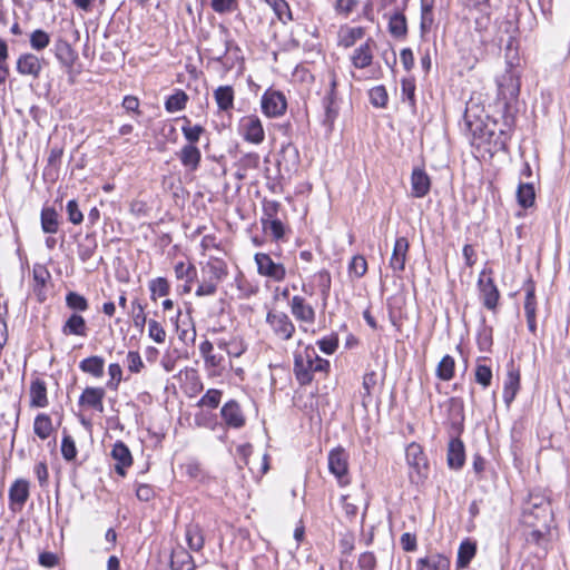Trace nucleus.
I'll list each match as a JSON object with an SVG mask.
<instances>
[{"mask_svg":"<svg viewBox=\"0 0 570 570\" xmlns=\"http://www.w3.org/2000/svg\"><path fill=\"white\" fill-rule=\"evenodd\" d=\"M266 322L273 333L283 341L291 340L295 333V325L284 312L269 311L266 315Z\"/></svg>","mask_w":570,"mask_h":570,"instance_id":"nucleus-8","label":"nucleus"},{"mask_svg":"<svg viewBox=\"0 0 570 570\" xmlns=\"http://www.w3.org/2000/svg\"><path fill=\"white\" fill-rule=\"evenodd\" d=\"M239 131L243 138L254 145H259L265 139V131L257 115H247L239 120Z\"/></svg>","mask_w":570,"mask_h":570,"instance_id":"nucleus-11","label":"nucleus"},{"mask_svg":"<svg viewBox=\"0 0 570 570\" xmlns=\"http://www.w3.org/2000/svg\"><path fill=\"white\" fill-rule=\"evenodd\" d=\"M497 106L503 118L510 117L511 107L517 102L520 94L519 76L513 70L508 69L497 78Z\"/></svg>","mask_w":570,"mask_h":570,"instance_id":"nucleus-3","label":"nucleus"},{"mask_svg":"<svg viewBox=\"0 0 570 570\" xmlns=\"http://www.w3.org/2000/svg\"><path fill=\"white\" fill-rule=\"evenodd\" d=\"M269 6L273 8L275 14L283 23H286L293 19L289 6L285 0H273Z\"/></svg>","mask_w":570,"mask_h":570,"instance_id":"nucleus-55","label":"nucleus"},{"mask_svg":"<svg viewBox=\"0 0 570 570\" xmlns=\"http://www.w3.org/2000/svg\"><path fill=\"white\" fill-rule=\"evenodd\" d=\"M254 261L257 265V273L274 282H282L286 277V268L283 264L276 263L266 253H256Z\"/></svg>","mask_w":570,"mask_h":570,"instance_id":"nucleus-7","label":"nucleus"},{"mask_svg":"<svg viewBox=\"0 0 570 570\" xmlns=\"http://www.w3.org/2000/svg\"><path fill=\"white\" fill-rule=\"evenodd\" d=\"M181 165L189 171H196L199 167L202 153L196 145L186 144L178 153Z\"/></svg>","mask_w":570,"mask_h":570,"instance_id":"nucleus-26","label":"nucleus"},{"mask_svg":"<svg viewBox=\"0 0 570 570\" xmlns=\"http://www.w3.org/2000/svg\"><path fill=\"white\" fill-rule=\"evenodd\" d=\"M316 278H317L318 287L321 289V295H322L323 299L326 301L330 295V289H331V283H332L331 274L328 271L322 269L316 274Z\"/></svg>","mask_w":570,"mask_h":570,"instance_id":"nucleus-59","label":"nucleus"},{"mask_svg":"<svg viewBox=\"0 0 570 570\" xmlns=\"http://www.w3.org/2000/svg\"><path fill=\"white\" fill-rule=\"evenodd\" d=\"M131 317L134 326L139 331H142L147 323V316L145 314L144 305L138 299L131 302Z\"/></svg>","mask_w":570,"mask_h":570,"instance_id":"nucleus-52","label":"nucleus"},{"mask_svg":"<svg viewBox=\"0 0 570 570\" xmlns=\"http://www.w3.org/2000/svg\"><path fill=\"white\" fill-rule=\"evenodd\" d=\"M170 568L171 570H194L195 563L187 550L178 548L171 553Z\"/></svg>","mask_w":570,"mask_h":570,"instance_id":"nucleus-35","label":"nucleus"},{"mask_svg":"<svg viewBox=\"0 0 570 570\" xmlns=\"http://www.w3.org/2000/svg\"><path fill=\"white\" fill-rule=\"evenodd\" d=\"M149 289L151 292V298L156 299V296L161 297L168 295L170 286L166 278L157 277L150 282Z\"/></svg>","mask_w":570,"mask_h":570,"instance_id":"nucleus-56","label":"nucleus"},{"mask_svg":"<svg viewBox=\"0 0 570 570\" xmlns=\"http://www.w3.org/2000/svg\"><path fill=\"white\" fill-rule=\"evenodd\" d=\"M323 107L325 111L324 122L328 126H332L335 119L337 118L340 111L337 78L334 71L330 72V87L323 98Z\"/></svg>","mask_w":570,"mask_h":570,"instance_id":"nucleus-10","label":"nucleus"},{"mask_svg":"<svg viewBox=\"0 0 570 570\" xmlns=\"http://www.w3.org/2000/svg\"><path fill=\"white\" fill-rule=\"evenodd\" d=\"M518 204L523 208H529L534 204V187L530 183H520L517 189Z\"/></svg>","mask_w":570,"mask_h":570,"instance_id":"nucleus-41","label":"nucleus"},{"mask_svg":"<svg viewBox=\"0 0 570 570\" xmlns=\"http://www.w3.org/2000/svg\"><path fill=\"white\" fill-rule=\"evenodd\" d=\"M261 108L268 118L281 117L287 109V100L283 92L278 90H266L261 98Z\"/></svg>","mask_w":570,"mask_h":570,"instance_id":"nucleus-6","label":"nucleus"},{"mask_svg":"<svg viewBox=\"0 0 570 570\" xmlns=\"http://www.w3.org/2000/svg\"><path fill=\"white\" fill-rule=\"evenodd\" d=\"M16 68L21 76L38 79L42 70V59L35 53L24 52L18 57Z\"/></svg>","mask_w":570,"mask_h":570,"instance_id":"nucleus-13","label":"nucleus"},{"mask_svg":"<svg viewBox=\"0 0 570 570\" xmlns=\"http://www.w3.org/2000/svg\"><path fill=\"white\" fill-rule=\"evenodd\" d=\"M387 30L393 38L404 39L407 35V21L401 11H395L389 17Z\"/></svg>","mask_w":570,"mask_h":570,"instance_id":"nucleus-33","label":"nucleus"},{"mask_svg":"<svg viewBox=\"0 0 570 570\" xmlns=\"http://www.w3.org/2000/svg\"><path fill=\"white\" fill-rule=\"evenodd\" d=\"M348 272L358 278L364 276L367 272V262L365 257L362 255L354 256L348 265Z\"/></svg>","mask_w":570,"mask_h":570,"instance_id":"nucleus-57","label":"nucleus"},{"mask_svg":"<svg viewBox=\"0 0 570 570\" xmlns=\"http://www.w3.org/2000/svg\"><path fill=\"white\" fill-rule=\"evenodd\" d=\"M433 21H434V18H433L432 3H430L428 0H422V2H421V22H420V29H421L422 35H425L431 30Z\"/></svg>","mask_w":570,"mask_h":570,"instance_id":"nucleus-49","label":"nucleus"},{"mask_svg":"<svg viewBox=\"0 0 570 570\" xmlns=\"http://www.w3.org/2000/svg\"><path fill=\"white\" fill-rule=\"evenodd\" d=\"M61 333L65 336H80L86 337L88 335L87 322L82 315L72 313L63 323Z\"/></svg>","mask_w":570,"mask_h":570,"instance_id":"nucleus-24","label":"nucleus"},{"mask_svg":"<svg viewBox=\"0 0 570 570\" xmlns=\"http://www.w3.org/2000/svg\"><path fill=\"white\" fill-rule=\"evenodd\" d=\"M105 390L102 387H86L79 397V406L89 407L100 413L104 412Z\"/></svg>","mask_w":570,"mask_h":570,"instance_id":"nucleus-19","label":"nucleus"},{"mask_svg":"<svg viewBox=\"0 0 570 570\" xmlns=\"http://www.w3.org/2000/svg\"><path fill=\"white\" fill-rule=\"evenodd\" d=\"M187 101V94L178 89L167 98V100L165 101V108L168 112L180 111L186 108Z\"/></svg>","mask_w":570,"mask_h":570,"instance_id":"nucleus-45","label":"nucleus"},{"mask_svg":"<svg viewBox=\"0 0 570 570\" xmlns=\"http://www.w3.org/2000/svg\"><path fill=\"white\" fill-rule=\"evenodd\" d=\"M77 446L73 438L68 434L66 430L62 431V440H61V454L62 458L70 462L77 458Z\"/></svg>","mask_w":570,"mask_h":570,"instance_id":"nucleus-48","label":"nucleus"},{"mask_svg":"<svg viewBox=\"0 0 570 570\" xmlns=\"http://www.w3.org/2000/svg\"><path fill=\"white\" fill-rule=\"evenodd\" d=\"M79 368L83 373L100 379L104 376L105 360L98 355L89 356L79 363Z\"/></svg>","mask_w":570,"mask_h":570,"instance_id":"nucleus-36","label":"nucleus"},{"mask_svg":"<svg viewBox=\"0 0 570 570\" xmlns=\"http://www.w3.org/2000/svg\"><path fill=\"white\" fill-rule=\"evenodd\" d=\"M214 99L218 111L230 112L234 109L235 91L229 85L219 86L214 90Z\"/></svg>","mask_w":570,"mask_h":570,"instance_id":"nucleus-30","label":"nucleus"},{"mask_svg":"<svg viewBox=\"0 0 570 570\" xmlns=\"http://www.w3.org/2000/svg\"><path fill=\"white\" fill-rule=\"evenodd\" d=\"M511 132V124L509 121V117L504 118V124L500 126V128L492 134L491 140L487 142L488 150L490 151H499L505 150L508 148V142L510 139Z\"/></svg>","mask_w":570,"mask_h":570,"instance_id":"nucleus-25","label":"nucleus"},{"mask_svg":"<svg viewBox=\"0 0 570 570\" xmlns=\"http://www.w3.org/2000/svg\"><path fill=\"white\" fill-rule=\"evenodd\" d=\"M183 120L185 124L181 127V132L188 144L195 145L205 131V128L200 125L191 126L190 120L186 116L183 117Z\"/></svg>","mask_w":570,"mask_h":570,"instance_id":"nucleus-46","label":"nucleus"},{"mask_svg":"<svg viewBox=\"0 0 570 570\" xmlns=\"http://www.w3.org/2000/svg\"><path fill=\"white\" fill-rule=\"evenodd\" d=\"M30 407H47L49 404L47 395V384L43 380L36 377L30 383L29 389Z\"/></svg>","mask_w":570,"mask_h":570,"instance_id":"nucleus-23","label":"nucleus"},{"mask_svg":"<svg viewBox=\"0 0 570 570\" xmlns=\"http://www.w3.org/2000/svg\"><path fill=\"white\" fill-rule=\"evenodd\" d=\"M328 470L336 478L341 487L350 483L348 453L342 446H337L328 453Z\"/></svg>","mask_w":570,"mask_h":570,"instance_id":"nucleus-5","label":"nucleus"},{"mask_svg":"<svg viewBox=\"0 0 570 570\" xmlns=\"http://www.w3.org/2000/svg\"><path fill=\"white\" fill-rule=\"evenodd\" d=\"M454 358L450 355H445L438 364L436 376L442 381H450L454 375Z\"/></svg>","mask_w":570,"mask_h":570,"instance_id":"nucleus-47","label":"nucleus"},{"mask_svg":"<svg viewBox=\"0 0 570 570\" xmlns=\"http://www.w3.org/2000/svg\"><path fill=\"white\" fill-rule=\"evenodd\" d=\"M410 243L406 237H397L394 243L390 267L394 273H402L405 269Z\"/></svg>","mask_w":570,"mask_h":570,"instance_id":"nucleus-17","label":"nucleus"},{"mask_svg":"<svg viewBox=\"0 0 570 570\" xmlns=\"http://www.w3.org/2000/svg\"><path fill=\"white\" fill-rule=\"evenodd\" d=\"M330 362L322 358L313 346H306L294 355V374L301 385L309 384L315 373H327Z\"/></svg>","mask_w":570,"mask_h":570,"instance_id":"nucleus-1","label":"nucleus"},{"mask_svg":"<svg viewBox=\"0 0 570 570\" xmlns=\"http://www.w3.org/2000/svg\"><path fill=\"white\" fill-rule=\"evenodd\" d=\"M370 101L374 107L383 108L386 106L389 96L384 86H375L370 92Z\"/></svg>","mask_w":570,"mask_h":570,"instance_id":"nucleus-54","label":"nucleus"},{"mask_svg":"<svg viewBox=\"0 0 570 570\" xmlns=\"http://www.w3.org/2000/svg\"><path fill=\"white\" fill-rule=\"evenodd\" d=\"M148 335L158 344L164 343L166 340V331L164 330L161 324L155 320L148 321Z\"/></svg>","mask_w":570,"mask_h":570,"instance_id":"nucleus-58","label":"nucleus"},{"mask_svg":"<svg viewBox=\"0 0 570 570\" xmlns=\"http://www.w3.org/2000/svg\"><path fill=\"white\" fill-rule=\"evenodd\" d=\"M263 229L266 234H269L274 240H281L285 234L284 224L281 219L262 220Z\"/></svg>","mask_w":570,"mask_h":570,"instance_id":"nucleus-51","label":"nucleus"},{"mask_svg":"<svg viewBox=\"0 0 570 570\" xmlns=\"http://www.w3.org/2000/svg\"><path fill=\"white\" fill-rule=\"evenodd\" d=\"M246 351V345L243 340L236 336H233L228 340L227 345V355L232 357H239Z\"/></svg>","mask_w":570,"mask_h":570,"instance_id":"nucleus-61","label":"nucleus"},{"mask_svg":"<svg viewBox=\"0 0 570 570\" xmlns=\"http://www.w3.org/2000/svg\"><path fill=\"white\" fill-rule=\"evenodd\" d=\"M450 560L439 553H431L416 562V570H449Z\"/></svg>","mask_w":570,"mask_h":570,"instance_id":"nucleus-32","label":"nucleus"},{"mask_svg":"<svg viewBox=\"0 0 570 570\" xmlns=\"http://www.w3.org/2000/svg\"><path fill=\"white\" fill-rule=\"evenodd\" d=\"M365 35L363 27H347L340 33V45L350 48Z\"/></svg>","mask_w":570,"mask_h":570,"instance_id":"nucleus-42","label":"nucleus"},{"mask_svg":"<svg viewBox=\"0 0 570 570\" xmlns=\"http://www.w3.org/2000/svg\"><path fill=\"white\" fill-rule=\"evenodd\" d=\"M291 313L296 321L305 324H314L316 313L314 307L308 304L304 297L295 295L289 302Z\"/></svg>","mask_w":570,"mask_h":570,"instance_id":"nucleus-15","label":"nucleus"},{"mask_svg":"<svg viewBox=\"0 0 570 570\" xmlns=\"http://www.w3.org/2000/svg\"><path fill=\"white\" fill-rule=\"evenodd\" d=\"M223 392L217 389H209L198 401V406L216 409L222 400Z\"/></svg>","mask_w":570,"mask_h":570,"instance_id":"nucleus-53","label":"nucleus"},{"mask_svg":"<svg viewBox=\"0 0 570 570\" xmlns=\"http://www.w3.org/2000/svg\"><path fill=\"white\" fill-rule=\"evenodd\" d=\"M448 465L452 470H460L465 462V449L459 438L451 439L448 444Z\"/></svg>","mask_w":570,"mask_h":570,"instance_id":"nucleus-22","label":"nucleus"},{"mask_svg":"<svg viewBox=\"0 0 570 570\" xmlns=\"http://www.w3.org/2000/svg\"><path fill=\"white\" fill-rule=\"evenodd\" d=\"M479 296L483 306L489 311H495L500 299V292L492 277V269L484 268L478 278Z\"/></svg>","mask_w":570,"mask_h":570,"instance_id":"nucleus-4","label":"nucleus"},{"mask_svg":"<svg viewBox=\"0 0 570 570\" xmlns=\"http://www.w3.org/2000/svg\"><path fill=\"white\" fill-rule=\"evenodd\" d=\"M110 455L116 462V473L125 476L126 470L132 464V455L128 446L122 441H117L112 446Z\"/></svg>","mask_w":570,"mask_h":570,"instance_id":"nucleus-16","label":"nucleus"},{"mask_svg":"<svg viewBox=\"0 0 570 570\" xmlns=\"http://www.w3.org/2000/svg\"><path fill=\"white\" fill-rule=\"evenodd\" d=\"M174 272L177 279L188 284H191L197 276V269L191 263L178 262L174 266Z\"/></svg>","mask_w":570,"mask_h":570,"instance_id":"nucleus-44","label":"nucleus"},{"mask_svg":"<svg viewBox=\"0 0 570 570\" xmlns=\"http://www.w3.org/2000/svg\"><path fill=\"white\" fill-rule=\"evenodd\" d=\"M66 306L73 313H82L89 308L88 299L73 291H70L66 295Z\"/></svg>","mask_w":570,"mask_h":570,"instance_id":"nucleus-43","label":"nucleus"},{"mask_svg":"<svg viewBox=\"0 0 570 570\" xmlns=\"http://www.w3.org/2000/svg\"><path fill=\"white\" fill-rule=\"evenodd\" d=\"M30 495V483L26 479H17L9 488V509L17 513L27 503Z\"/></svg>","mask_w":570,"mask_h":570,"instance_id":"nucleus-12","label":"nucleus"},{"mask_svg":"<svg viewBox=\"0 0 570 570\" xmlns=\"http://www.w3.org/2000/svg\"><path fill=\"white\" fill-rule=\"evenodd\" d=\"M30 47L35 51H42L45 50L49 43H50V35L42 30V29H36L30 33Z\"/></svg>","mask_w":570,"mask_h":570,"instance_id":"nucleus-50","label":"nucleus"},{"mask_svg":"<svg viewBox=\"0 0 570 570\" xmlns=\"http://www.w3.org/2000/svg\"><path fill=\"white\" fill-rule=\"evenodd\" d=\"M412 195L416 198L426 196L431 188L429 175L422 168H414L411 175Z\"/></svg>","mask_w":570,"mask_h":570,"instance_id":"nucleus-27","label":"nucleus"},{"mask_svg":"<svg viewBox=\"0 0 570 570\" xmlns=\"http://www.w3.org/2000/svg\"><path fill=\"white\" fill-rule=\"evenodd\" d=\"M52 51L60 65L70 72L78 59V53L71 45L66 39L59 38L55 41Z\"/></svg>","mask_w":570,"mask_h":570,"instance_id":"nucleus-14","label":"nucleus"},{"mask_svg":"<svg viewBox=\"0 0 570 570\" xmlns=\"http://www.w3.org/2000/svg\"><path fill=\"white\" fill-rule=\"evenodd\" d=\"M97 247L96 236L87 234L77 246L78 257L83 263L89 261L95 255Z\"/></svg>","mask_w":570,"mask_h":570,"instance_id":"nucleus-39","label":"nucleus"},{"mask_svg":"<svg viewBox=\"0 0 570 570\" xmlns=\"http://www.w3.org/2000/svg\"><path fill=\"white\" fill-rule=\"evenodd\" d=\"M357 6L358 0H336L334 9L338 14L347 17L356 9Z\"/></svg>","mask_w":570,"mask_h":570,"instance_id":"nucleus-64","label":"nucleus"},{"mask_svg":"<svg viewBox=\"0 0 570 570\" xmlns=\"http://www.w3.org/2000/svg\"><path fill=\"white\" fill-rule=\"evenodd\" d=\"M227 274L226 263L218 258L210 259L203 268V278L215 284L217 287L226 278Z\"/></svg>","mask_w":570,"mask_h":570,"instance_id":"nucleus-21","label":"nucleus"},{"mask_svg":"<svg viewBox=\"0 0 570 570\" xmlns=\"http://www.w3.org/2000/svg\"><path fill=\"white\" fill-rule=\"evenodd\" d=\"M185 539L191 551L198 552L204 548V532L197 523H190L186 527Z\"/></svg>","mask_w":570,"mask_h":570,"instance_id":"nucleus-34","label":"nucleus"},{"mask_svg":"<svg viewBox=\"0 0 570 570\" xmlns=\"http://www.w3.org/2000/svg\"><path fill=\"white\" fill-rule=\"evenodd\" d=\"M374 46V41L372 39H367L363 45L356 48L351 57L352 63L357 69H364L372 63L373 60V51L372 47Z\"/></svg>","mask_w":570,"mask_h":570,"instance_id":"nucleus-31","label":"nucleus"},{"mask_svg":"<svg viewBox=\"0 0 570 570\" xmlns=\"http://www.w3.org/2000/svg\"><path fill=\"white\" fill-rule=\"evenodd\" d=\"M492 371L489 366L479 364L475 368V381L483 387H488L491 384Z\"/></svg>","mask_w":570,"mask_h":570,"instance_id":"nucleus-63","label":"nucleus"},{"mask_svg":"<svg viewBox=\"0 0 570 570\" xmlns=\"http://www.w3.org/2000/svg\"><path fill=\"white\" fill-rule=\"evenodd\" d=\"M530 507L523 509L522 521L525 525L532 528L528 533L527 540L537 544H541L548 532L547 522L550 518L549 504L540 502H533Z\"/></svg>","mask_w":570,"mask_h":570,"instance_id":"nucleus-2","label":"nucleus"},{"mask_svg":"<svg viewBox=\"0 0 570 570\" xmlns=\"http://www.w3.org/2000/svg\"><path fill=\"white\" fill-rule=\"evenodd\" d=\"M220 416L228 428L240 429L245 425V416L242 409L234 400H230L223 405Z\"/></svg>","mask_w":570,"mask_h":570,"instance_id":"nucleus-18","label":"nucleus"},{"mask_svg":"<svg viewBox=\"0 0 570 570\" xmlns=\"http://www.w3.org/2000/svg\"><path fill=\"white\" fill-rule=\"evenodd\" d=\"M108 373L110 375V380L108 381V387L112 390H117L119 383L122 380V368L118 363H111L108 366Z\"/></svg>","mask_w":570,"mask_h":570,"instance_id":"nucleus-62","label":"nucleus"},{"mask_svg":"<svg viewBox=\"0 0 570 570\" xmlns=\"http://www.w3.org/2000/svg\"><path fill=\"white\" fill-rule=\"evenodd\" d=\"M406 462L419 475L428 470V460L420 444L412 442L405 451Z\"/></svg>","mask_w":570,"mask_h":570,"instance_id":"nucleus-20","label":"nucleus"},{"mask_svg":"<svg viewBox=\"0 0 570 570\" xmlns=\"http://www.w3.org/2000/svg\"><path fill=\"white\" fill-rule=\"evenodd\" d=\"M476 552V546L470 540L461 542L458 550L456 567L466 568L471 560L474 558Z\"/></svg>","mask_w":570,"mask_h":570,"instance_id":"nucleus-40","label":"nucleus"},{"mask_svg":"<svg viewBox=\"0 0 570 570\" xmlns=\"http://www.w3.org/2000/svg\"><path fill=\"white\" fill-rule=\"evenodd\" d=\"M520 390V372L513 365L508 370L503 385V401L509 406Z\"/></svg>","mask_w":570,"mask_h":570,"instance_id":"nucleus-28","label":"nucleus"},{"mask_svg":"<svg viewBox=\"0 0 570 570\" xmlns=\"http://www.w3.org/2000/svg\"><path fill=\"white\" fill-rule=\"evenodd\" d=\"M66 212L68 215V219L70 223L75 225H79L83 220V215L79 209L78 203L76 199H71L67 203Z\"/></svg>","mask_w":570,"mask_h":570,"instance_id":"nucleus-60","label":"nucleus"},{"mask_svg":"<svg viewBox=\"0 0 570 570\" xmlns=\"http://www.w3.org/2000/svg\"><path fill=\"white\" fill-rule=\"evenodd\" d=\"M41 229L46 234H56L59 229V215L52 207H43L40 214Z\"/></svg>","mask_w":570,"mask_h":570,"instance_id":"nucleus-37","label":"nucleus"},{"mask_svg":"<svg viewBox=\"0 0 570 570\" xmlns=\"http://www.w3.org/2000/svg\"><path fill=\"white\" fill-rule=\"evenodd\" d=\"M466 125L469 127V130L471 131L473 136V142L478 146L487 145L489 140L492 138V134H494L499 128L500 125L495 119H491L490 117H487V121H476L472 122L470 120V116L466 112L465 115Z\"/></svg>","mask_w":570,"mask_h":570,"instance_id":"nucleus-9","label":"nucleus"},{"mask_svg":"<svg viewBox=\"0 0 570 570\" xmlns=\"http://www.w3.org/2000/svg\"><path fill=\"white\" fill-rule=\"evenodd\" d=\"M33 432L40 440H47L53 432L51 417L46 413H39L33 421Z\"/></svg>","mask_w":570,"mask_h":570,"instance_id":"nucleus-38","label":"nucleus"},{"mask_svg":"<svg viewBox=\"0 0 570 570\" xmlns=\"http://www.w3.org/2000/svg\"><path fill=\"white\" fill-rule=\"evenodd\" d=\"M525 299H524V313L527 317L528 327L531 332H534L537 328V321H535V307H537V301H535V289L532 282H529L525 287Z\"/></svg>","mask_w":570,"mask_h":570,"instance_id":"nucleus-29","label":"nucleus"}]
</instances>
